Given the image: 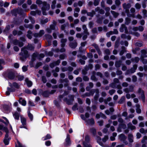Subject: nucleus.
Wrapping results in <instances>:
<instances>
[{"label":"nucleus","instance_id":"nucleus-32","mask_svg":"<svg viewBox=\"0 0 147 147\" xmlns=\"http://www.w3.org/2000/svg\"><path fill=\"white\" fill-rule=\"evenodd\" d=\"M136 111L137 113H140L141 112V110L140 109V106L139 105L137 104L136 105Z\"/></svg>","mask_w":147,"mask_h":147},{"label":"nucleus","instance_id":"nucleus-46","mask_svg":"<svg viewBox=\"0 0 147 147\" xmlns=\"http://www.w3.org/2000/svg\"><path fill=\"white\" fill-rule=\"evenodd\" d=\"M56 3V1L55 0H54L52 3L51 5V8L52 9H54L55 7V4Z\"/></svg>","mask_w":147,"mask_h":147},{"label":"nucleus","instance_id":"nucleus-54","mask_svg":"<svg viewBox=\"0 0 147 147\" xmlns=\"http://www.w3.org/2000/svg\"><path fill=\"white\" fill-rule=\"evenodd\" d=\"M113 34V32L112 31H110L108 32L106 34V35L107 37H109L110 36Z\"/></svg>","mask_w":147,"mask_h":147},{"label":"nucleus","instance_id":"nucleus-61","mask_svg":"<svg viewBox=\"0 0 147 147\" xmlns=\"http://www.w3.org/2000/svg\"><path fill=\"white\" fill-rule=\"evenodd\" d=\"M77 104H76L72 107V109L74 111H76L77 109H78V108H77Z\"/></svg>","mask_w":147,"mask_h":147},{"label":"nucleus","instance_id":"nucleus-59","mask_svg":"<svg viewBox=\"0 0 147 147\" xmlns=\"http://www.w3.org/2000/svg\"><path fill=\"white\" fill-rule=\"evenodd\" d=\"M146 140H147V136H145L143 137L142 140V143H144Z\"/></svg>","mask_w":147,"mask_h":147},{"label":"nucleus","instance_id":"nucleus-17","mask_svg":"<svg viewBox=\"0 0 147 147\" xmlns=\"http://www.w3.org/2000/svg\"><path fill=\"white\" fill-rule=\"evenodd\" d=\"M138 92L139 93L141 94V98L143 102L145 101V96L144 91L142 90L141 89H139L138 90Z\"/></svg>","mask_w":147,"mask_h":147},{"label":"nucleus","instance_id":"nucleus-50","mask_svg":"<svg viewBox=\"0 0 147 147\" xmlns=\"http://www.w3.org/2000/svg\"><path fill=\"white\" fill-rule=\"evenodd\" d=\"M48 22V19L47 18L45 19L44 20H42L41 21V24H43L47 23Z\"/></svg>","mask_w":147,"mask_h":147},{"label":"nucleus","instance_id":"nucleus-51","mask_svg":"<svg viewBox=\"0 0 147 147\" xmlns=\"http://www.w3.org/2000/svg\"><path fill=\"white\" fill-rule=\"evenodd\" d=\"M37 8L36 5L35 4H33L30 6V8L31 9H35Z\"/></svg>","mask_w":147,"mask_h":147},{"label":"nucleus","instance_id":"nucleus-48","mask_svg":"<svg viewBox=\"0 0 147 147\" xmlns=\"http://www.w3.org/2000/svg\"><path fill=\"white\" fill-rule=\"evenodd\" d=\"M111 98L109 97L108 98L106 99L105 100H104V102L105 104H107L108 102L111 101Z\"/></svg>","mask_w":147,"mask_h":147},{"label":"nucleus","instance_id":"nucleus-24","mask_svg":"<svg viewBox=\"0 0 147 147\" xmlns=\"http://www.w3.org/2000/svg\"><path fill=\"white\" fill-rule=\"evenodd\" d=\"M25 81L28 87H30L32 86V83L31 81L29 80L28 78H26Z\"/></svg>","mask_w":147,"mask_h":147},{"label":"nucleus","instance_id":"nucleus-57","mask_svg":"<svg viewBox=\"0 0 147 147\" xmlns=\"http://www.w3.org/2000/svg\"><path fill=\"white\" fill-rule=\"evenodd\" d=\"M25 27L27 28L32 29L33 28V26L31 24L25 25Z\"/></svg>","mask_w":147,"mask_h":147},{"label":"nucleus","instance_id":"nucleus-8","mask_svg":"<svg viewBox=\"0 0 147 147\" xmlns=\"http://www.w3.org/2000/svg\"><path fill=\"white\" fill-rule=\"evenodd\" d=\"M137 65H133V67L130 70H127L125 73V75H127L130 74H131L135 72L137 68Z\"/></svg>","mask_w":147,"mask_h":147},{"label":"nucleus","instance_id":"nucleus-4","mask_svg":"<svg viewBox=\"0 0 147 147\" xmlns=\"http://www.w3.org/2000/svg\"><path fill=\"white\" fill-rule=\"evenodd\" d=\"M131 7V5L130 3L126 4L124 3L123 5V7L125 9V12L127 13V16L129 17H132L135 18V15L134 14H130L129 13V9Z\"/></svg>","mask_w":147,"mask_h":147},{"label":"nucleus","instance_id":"nucleus-12","mask_svg":"<svg viewBox=\"0 0 147 147\" xmlns=\"http://www.w3.org/2000/svg\"><path fill=\"white\" fill-rule=\"evenodd\" d=\"M119 139L122 141H123L126 144H127V142H125L127 138V137L123 134H121L119 136Z\"/></svg>","mask_w":147,"mask_h":147},{"label":"nucleus","instance_id":"nucleus-6","mask_svg":"<svg viewBox=\"0 0 147 147\" xmlns=\"http://www.w3.org/2000/svg\"><path fill=\"white\" fill-rule=\"evenodd\" d=\"M141 61L144 64H146L147 63V60L144 59L143 58L147 57L146 54L147 52L145 50H143L141 51Z\"/></svg>","mask_w":147,"mask_h":147},{"label":"nucleus","instance_id":"nucleus-60","mask_svg":"<svg viewBox=\"0 0 147 147\" xmlns=\"http://www.w3.org/2000/svg\"><path fill=\"white\" fill-rule=\"evenodd\" d=\"M108 139V137L107 136H105L104 138L102 139V141L104 142H106Z\"/></svg>","mask_w":147,"mask_h":147},{"label":"nucleus","instance_id":"nucleus-49","mask_svg":"<svg viewBox=\"0 0 147 147\" xmlns=\"http://www.w3.org/2000/svg\"><path fill=\"white\" fill-rule=\"evenodd\" d=\"M125 99L124 97H122L119 100L118 102V103L119 104H121L124 101Z\"/></svg>","mask_w":147,"mask_h":147},{"label":"nucleus","instance_id":"nucleus-25","mask_svg":"<svg viewBox=\"0 0 147 147\" xmlns=\"http://www.w3.org/2000/svg\"><path fill=\"white\" fill-rule=\"evenodd\" d=\"M96 11H98L101 14H103L105 13V11L102 9H100L99 7H97L95 9Z\"/></svg>","mask_w":147,"mask_h":147},{"label":"nucleus","instance_id":"nucleus-27","mask_svg":"<svg viewBox=\"0 0 147 147\" xmlns=\"http://www.w3.org/2000/svg\"><path fill=\"white\" fill-rule=\"evenodd\" d=\"M128 138L129 142H133V137L131 134L128 135Z\"/></svg>","mask_w":147,"mask_h":147},{"label":"nucleus","instance_id":"nucleus-56","mask_svg":"<svg viewBox=\"0 0 147 147\" xmlns=\"http://www.w3.org/2000/svg\"><path fill=\"white\" fill-rule=\"evenodd\" d=\"M99 0H94V4L95 6L97 5L99 3Z\"/></svg>","mask_w":147,"mask_h":147},{"label":"nucleus","instance_id":"nucleus-34","mask_svg":"<svg viewBox=\"0 0 147 147\" xmlns=\"http://www.w3.org/2000/svg\"><path fill=\"white\" fill-rule=\"evenodd\" d=\"M16 147H25V146L22 145L20 142L18 141H17V143L16 144Z\"/></svg>","mask_w":147,"mask_h":147},{"label":"nucleus","instance_id":"nucleus-35","mask_svg":"<svg viewBox=\"0 0 147 147\" xmlns=\"http://www.w3.org/2000/svg\"><path fill=\"white\" fill-rule=\"evenodd\" d=\"M67 144H70V137L69 135L68 134L67 135V138L65 140Z\"/></svg>","mask_w":147,"mask_h":147},{"label":"nucleus","instance_id":"nucleus-45","mask_svg":"<svg viewBox=\"0 0 147 147\" xmlns=\"http://www.w3.org/2000/svg\"><path fill=\"white\" fill-rule=\"evenodd\" d=\"M95 74V72H93V75L91 76V79L92 80H93L94 81H96L97 80V79L96 78V77L94 76Z\"/></svg>","mask_w":147,"mask_h":147},{"label":"nucleus","instance_id":"nucleus-14","mask_svg":"<svg viewBox=\"0 0 147 147\" xmlns=\"http://www.w3.org/2000/svg\"><path fill=\"white\" fill-rule=\"evenodd\" d=\"M56 92V90H52L51 92L48 91H45L43 93V95L45 97H47L48 96L49 94H53Z\"/></svg>","mask_w":147,"mask_h":147},{"label":"nucleus","instance_id":"nucleus-31","mask_svg":"<svg viewBox=\"0 0 147 147\" xmlns=\"http://www.w3.org/2000/svg\"><path fill=\"white\" fill-rule=\"evenodd\" d=\"M4 64V61L3 59H0V70H2L3 67L2 65Z\"/></svg>","mask_w":147,"mask_h":147},{"label":"nucleus","instance_id":"nucleus-38","mask_svg":"<svg viewBox=\"0 0 147 147\" xmlns=\"http://www.w3.org/2000/svg\"><path fill=\"white\" fill-rule=\"evenodd\" d=\"M95 13L94 11H93L91 12H88L87 13V15L88 16H90L91 17H92L94 15Z\"/></svg>","mask_w":147,"mask_h":147},{"label":"nucleus","instance_id":"nucleus-22","mask_svg":"<svg viewBox=\"0 0 147 147\" xmlns=\"http://www.w3.org/2000/svg\"><path fill=\"white\" fill-rule=\"evenodd\" d=\"M87 123L89 125H92L94 124V121L93 118H91L90 119H88L87 121H86Z\"/></svg>","mask_w":147,"mask_h":147},{"label":"nucleus","instance_id":"nucleus-63","mask_svg":"<svg viewBox=\"0 0 147 147\" xmlns=\"http://www.w3.org/2000/svg\"><path fill=\"white\" fill-rule=\"evenodd\" d=\"M66 55L65 54H63L60 55L59 58L61 59H64Z\"/></svg>","mask_w":147,"mask_h":147},{"label":"nucleus","instance_id":"nucleus-19","mask_svg":"<svg viewBox=\"0 0 147 147\" xmlns=\"http://www.w3.org/2000/svg\"><path fill=\"white\" fill-rule=\"evenodd\" d=\"M0 130L4 131L6 133H9V131L7 128L1 124H0Z\"/></svg>","mask_w":147,"mask_h":147},{"label":"nucleus","instance_id":"nucleus-64","mask_svg":"<svg viewBox=\"0 0 147 147\" xmlns=\"http://www.w3.org/2000/svg\"><path fill=\"white\" fill-rule=\"evenodd\" d=\"M143 13L144 14V16L145 17H147V11L146 10H143Z\"/></svg>","mask_w":147,"mask_h":147},{"label":"nucleus","instance_id":"nucleus-29","mask_svg":"<svg viewBox=\"0 0 147 147\" xmlns=\"http://www.w3.org/2000/svg\"><path fill=\"white\" fill-rule=\"evenodd\" d=\"M128 127L131 130H133L135 129L136 127L135 126L132 125V124L130 123L128 124Z\"/></svg>","mask_w":147,"mask_h":147},{"label":"nucleus","instance_id":"nucleus-58","mask_svg":"<svg viewBox=\"0 0 147 147\" xmlns=\"http://www.w3.org/2000/svg\"><path fill=\"white\" fill-rule=\"evenodd\" d=\"M140 77H142L144 75H146L145 74H143V73L141 72H139L137 74Z\"/></svg>","mask_w":147,"mask_h":147},{"label":"nucleus","instance_id":"nucleus-9","mask_svg":"<svg viewBox=\"0 0 147 147\" xmlns=\"http://www.w3.org/2000/svg\"><path fill=\"white\" fill-rule=\"evenodd\" d=\"M69 99H67L66 98H64V101L66 102L68 105H70L71 104L72 102L74 99V96L73 95H69Z\"/></svg>","mask_w":147,"mask_h":147},{"label":"nucleus","instance_id":"nucleus-21","mask_svg":"<svg viewBox=\"0 0 147 147\" xmlns=\"http://www.w3.org/2000/svg\"><path fill=\"white\" fill-rule=\"evenodd\" d=\"M13 115L14 118L17 120L19 119L20 114L17 112H15L13 113Z\"/></svg>","mask_w":147,"mask_h":147},{"label":"nucleus","instance_id":"nucleus-53","mask_svg":"<svg viewBox=\"0 0 147 147\" xmlns=\"http://www.w3.org/2000/svg\"><path fill=\"white\" fill-rule=\"evenodd\" d=\"M96 139L97 140V142L99 143V144L100 145L102 146V144L101 143H100L99 142V141H100L101 140V138H100V137L98 136V137H97Z\"/></svg>","mask_w":147,"mask_h":147},{"label":"nucleus","instance_id":"nucleus-44","mask_svg":"<svg viewBox=\"0 0 147 147\" xmlns=\"http://www.w3.org/2000/svg\"><path fill=\"white\" fill-rule=\"evenodd\" d=\"M131 60L132 61H135L136 63H138L139 60V58L138 57H136L134 59H132Z\"/></svg>","mask_w":147,"mask_h":147},{"label":"nucleus","instance_id":"nucleus-52","mask_svg":"<svg viewBox=\"0 0 147 147\" xmlns=\"http://www.w3.org/2000/svg\"><path fill=\"white\" fill-rule=\"evenodd\" d=\"M82 28L84 30V32H88L87 31L86 26L85 25H84L82 26Z\"/></svg>","mask_w":147,"mask_h":147},{"label":"nucleus","instance_id":"nucleus-7","mask_svg":"<svg viewBox=\"0 0 147 147\" xmlns=\"http://www.w3.org/2000/svg\"><path fill=\"white\" fill-rule=\"evenodd\" d=\"M89 137L88 136H86L85 141L83 143V146L84 147H92L91 145L88 143V141L89 140ZM77 147H82L80 145H78Z\"/></svg>","mask_w":147,"mask_h":147},{"label":"nucleus","instance_id":"nucleus-36","mask_svg":"<svg viewBox=\"0 0 147 147\" xmlns=\"http://www.w3.org/2000/svg\"><path fill=\"white\" fill-rule=\"evenodd\" d=\"M84 35L83 36L82 38L83 40H85L87 38V36L89 34L88 32H84Z\"/></svg>","mask_w":147,"mask_h":147},{"label":"nucleus","instance_id":"nucleus-28","mask_svg":"<svg viewBox=\"0 0 147 147\" xmlns=\"http://www.w3.org/2000/svg\"><path fill=\"white\" fill-rule=\"evenodd\" d=\"M3 118L5 120L6 122H4V121L3 120L0 119V122H1L4 123L6 125H7L9 123V122L8 120L6 117H3Z\"/></svg>","mask_w":147,"mask_h":147},{"label":"nucleus","instance_id":"nucleus-39","mask_svg":"<svg viewBox=\"0 0 147 147\" xmlns=\"http://www.w3.org/2000/svg\"><path fill=\"white\" fill-rule=\"evenodd\" d=\"M131 20L130 18H126L125 20V24L127 25H128L131 22Z\"/></svg>","mask_w":147,"mask_h":147},{"label":"nucleus","instance_id":"nucleus-15","mask_svg":"<svg viewBox=\"0 0 147 147\" xmlns=\"http://www.w3.org/2000/svg\"><path fill=\"white\" fill-rule=\"evenodd\" d=\"M125 30V32L127 33L128 32V30L127 28L125 26L124 24H123L121 25V27L120 28V31L121 32H123L124 30Z\"/></svg>","mask_w":147,"mask_h":147},{"label":"nucleus","instance_id":"nucleus-42","mask_svg":"<svg viewBox=\"0 0 147 147\" xmlns=\"http://www.w3.org/2000/svg\"><path fill=\"white\" fill-rule=\"evenodd\" d=\"M60 82H61V83H63V82H65L67 83V84H66L65 85V86H68V84L67 83L68 82V80L67 79H65L63 80H60Z\"/></svg>","mask_w":147,"mask_h":147},{"label":"nucleus","instance_id":"nucleus-26","mask_svg":"<svg viewBox=\"0 0 147 147\" xmlns=\"http://www.w3.org/2000/svg\"><path fill=\"white\" fill-rule=\"evenodd\" d=\"M19 9H16L12 11L11 13L13 15L16 16L17 15V13H19Z\"/></svg>","mask_w":147,"mask_h":147},{"label":"nucleus","instance_id":"nucleus-37","mask_svg":"<svg viewBox=\"0 0 147 147\" xmlns=\"http://www.w3.org/2000/svg\"><path fill=\"white\" fill-rule=\"evenodd\" d=\"M32 32L30 31L29 30L28 31L27 36L30 39L32 38Z\"/></svg>","mask_w":147,"mask_h":147},{"label":"nucleus","instance_id":"nucleus-33","mask_svg":"<svg viewBox=\"0 0 147 147\" xmlns=\"http://www.w3.org/2000/svg\"><path fill=\"white\" fill-rule=\"evenodd\" d=\"M122 50L121 51L120 53V55H122L125 52V48L124 47H121Z\"/></svg>","mask_w":147,"mask_h":147},{"label":"nucleus","instance_id":"nucleus-18","mask_svg":"<svg viewBox=\"0 0 147 147\" xmlns=\"http://www.w3.org/2000/svg\"><path fill=\"white\" fill-rule=\"evenodd\" d=\"M114 83H112L110 85V86L113 88H117L119 89H121L122 87L120 85L116 86L114 85Z\"/></svg>","mask_w":147,"mask_h":147},{"label":"nucleus","instance_id":"nucleus-1","mask_svg":"<svg viewBox=\"0 0 147 147\" xmlns=\"http://www.w3.org/2000/svg\"><path fill=\"white\" fill-rule=\"evenodd\" d=\"M27 48V49L26 47H24L22 48L21 49V52L20 53V55L22 56L20 59L22 61H24L26 58L29 56V54L28 53L27 49L32 50L34 49V47L32 45L29 44Z\"/></svg>","mask_w":147,"mask_h":147},{"label":"nucleus","instance_id":"nucleus-20","mask_svg":"<svg viewBox=\"0 0 147 147\" xmlns=\"http://www.w3.org/2000/svg\"><path fill=\"white\" fill-rule=\"evenodd\" d=\"M19 103L22 105L25 106L26 105V101L22 98H20L19 100Z\"/></svg>","mask_w":147,"mask_h":147},{"label":"nucleus","instance_id":"nucleus-16","mask_svg":"<svg viewBox=\"0 0 147 147\" xmlns=\"http://www.w3.org/2000/svg\"><path fill=\"white\" fill-rule=\"evenodd\" d=\"M14 45H18L20 47H22L23 45V43L22 42H19L17 40H15L13 41Z\"/></svg>","mask_w":147,"mask_h":147},{"label":"nucleus","instance_id":"nucleus-47","mask_svg":"<svg viewBox=\"0 0 147 147\" xmlns=\"http://www.w3.org/2000/svg\"><path fill=\"white\" fill-rule=\"evenodd\" d=\"M3 108L6 111H9L10 110V107L7 105H4Z\"/></svg>","mask_w":147,"mask_h":147},{"label":"nucleus","instance_id":"nucleus-3","mask_svg":"<svg viewBox=\"0 0 147 147\" xmlns=\"http://www.w3.org/2000/svg\"><path fill=\"white\" fill-rule=\"evenodd\" d=\"M9 86L11 87L7 88V91L6 92V94L7 95H9L10 94V92H14L15 91L16 89L13 88V87L16 88H19L20 87V86L16 83L14 82L11 84L10 83H9Z\"/></svg>","mask_w":147,"mask_h":147},{"label":"nucleus","instance_id":"nucleus-40","mask_svg":"<svg viewBox=\"0 0 147 147\" xmlns=\"http://www.w3.org/2000/svg\"><path fill=\"white\" fill-rule=\"evenodd\" d=\"M111 12L115 18L117 17L119 15L118 13L114 11H111Z\"/></svg>","mask_w":147,"mask_h":147},{"label":"nucleus","instance_id":"nucleus-43","mask_svg":"<svg viewBox=\"0 0 147 147\" xmlns=\"http://www.w3.org/2000/svg\"><path fill=\"white\" fill-rule=\"evenodd\" d=\"M8 77L10 79H13L14 78V76L13 73H10L8 75Z\"/></svg>","mask_w":147,"mask_h":147},{"label":"nucleus","instance_id":"nucleus-41","mask_svg":"<svg viewBox=\"0 0 147 147\" xmlns=\"http://www.w3.org/2000/svg\"><path fill=\"white\" fill-rule=\"evenodd\" d=\"M121 63L122 62L121 61L116 62L115 64L116 67H120Z\"/></svg>","mask_w":147,"mask_h":147},{"label":"nucleus","instance_id":"nucleus-2","mask_svg":"<svg viewBox=\"0 0 147 147\" xmlns=\"http://www.w3.org/2000/svg\"><path fill=\"white\" fill-rule=\"evenodd\" d=\"M36 3L38 5H42L41 7V9L42 11L43 15H46L45 11L49 9L50 5L49 4H47L45 2H42L40 0H37L36 1Z\"/></svg>","mask_w":147,"mask_h":147},{"label":"nucleus","instance_id":"nucleus-23","mask_svg":"<svg viewBox=\"0 0 147 147\" xmlns=\"http://www.w3.org/2000/svg\"><path fill=\"white\" fill-rule=\"evenodd\" d=\"M69 46L72 48H74L77 46V43L75 42L73 43H71L69 44Z\"/></svg>","mask_w":147,"mask_h":147},{"label":"nucleus","instance_id":"nucleus-10","mask_svg":"<svg viewBox=\"0 0 147 147\" xmlns=\"http://www.w3.org/2000/svg\"><path fill=\"white\" fill-rule=\"evenodd\" d=\"M20 118H21V122L22 123V124L23 126H20V127L21 128H26V126H25L26 124V119L24 117L22 116H20Z\"/></svg>","mask_w":147,"mask_h":147},{"label":"nucleus","instance_id":"nucleus-5","mask_svg":"<svg viewBox=\"0 0 147 147\" xmlns=\"http://www.w3.org/2000/svg\"><path fill=\"white\" fill-rule=\"evenodd\" d=\"M94 92H96V95L94 97V99L95 100H96L99 96V91L98 89L93 90L90 93H87L85 94L86 96H89L91 95H93Z\"/></svg>","mask_w":147,"mask_h":147},{"label":"nucleus","instance_id":"nucleus-62","mask_svg":"<svg viewBox=\"0 0 147 147\" xmlns=\"http://www.w3.org/2000/svg\"><path fill=\"white\" fill-rule=\"evenodd\" d=\"M115 90L112 89L109 91V93L111 95H112L115 92Z\"/></svg>","mask_w":147,"mask_h":147},{"label":"nucleus","instance_id":"nucleus-55","mask_svg":"<svg viewBox=\"0 0 147 147\" xmlns=\"http://www.w3.org/2000/svg\"><path fill=\"white\" fill-rule=\"evenodd\" d=\"M44 34V31L43 30H40L39 33V37L42 36Z\"/></svg>","mask_w":147,"mask_h":147},{"label":"nucleus","instance_id":"nucleus-11","mask_svg":"<svg viewBox=\"0 0 147 147\" xmlns=\"http://www.w3.org/2000/svg\"><path fill=\"white\" fill-rule=\"evenodd\" d=\"M8 133H6L3 140V142L5 145L9 144L10 139L8 138Z\"/></svg>","mask_w":147,"mask_h":147},{"label":"nucleus","instance_id":"nucleus-13","mask_svg":"<svg viewBox=\"0 0 147 147\" xmlns=\"http://www.w3.org/2000/svg\"><path fill=\"white\" fill-rule=\"evenodd\" d=\"M37 56V54L36 53H34L32 55L31 59V61L30 63V65L31 67L33 66V62L35 59V58Z\"/></svg>","mask_w":147,"mask_h":147},{"label":"nucleus","instance_id":"nucleus-30","mask_svg":"<svg viewBox=\"0 0 147 147\" xmlns=\"http://www.w3.org/2000/svg\"><path fill=\"white\" fill-rule=\"evenodd\" d=\"M51 136L49 134H47L45 136L43 137L42 138L43 140H45L51 138Z\"/></svg>","mask_w":147,"mask_h":147}]
</instances>
